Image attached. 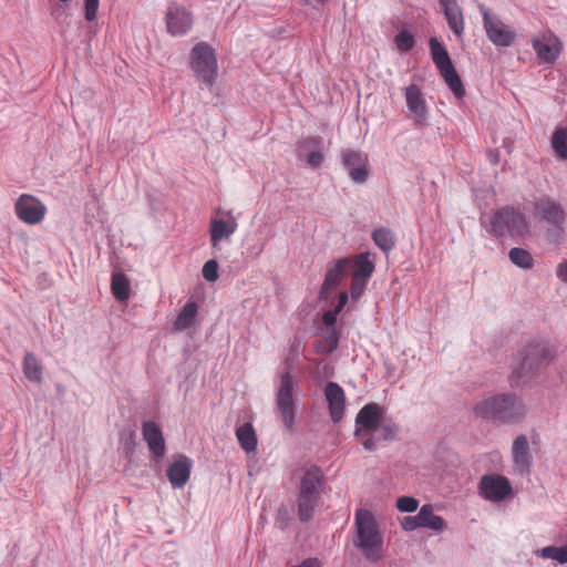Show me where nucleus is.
Segmentation results:
<instances>
[{"label": "nucleus", "instance_id": "nucleus-1", "mask_svg": "<svg viewBox=\"0 0 567 567\" xmlns=\"http://www.w3.org/2000/svg\"><path fill=\"white\" fill-rule=\"evenodd\" d=\"M396 433V424L378 404H367L357 415L354 435L368 451L375 450L381 441L394 439Z\"/></svg>", "mask_w": 567, "mask_h": 567}, {"label": "nucleus", "instance_id": "nucleus-2", "mask_svg": "<svg viewBox=\"0 0 567 567\" xmlns=\"http://www.w3.org/2000/svg\"><path fill=\"white\" fill-rule=\"evenodd\" d=\"M555 358L556 351L553 346L540 340H532L518 351L514 371L517 377H535L542 368L549 365Z\"/></svg>", "mask_w": 567, "mask_h": 567}, {"label": "nucleus", "instance_id": "nucleus-3", "mask_svg": "<svg viewBox=\"0 0 567 567\" xmlns=\"http://www.w3.org/2000/svg\"><path fill=\"white\" fill-rule=\"evenodd\" d=\"M188 69L196 82L212 89L216 84L219 69L216 50L207 42L196 43L188 55Z\"/></svg>", "mask_w": 567, "mask_h": 567}, {"label": "nucleus", "instance_id": "nucleus-4", "mask_svg": "<svg viewBox=\"0 0 567 567\" xmlns=\"http://www.w3.org/2000/svg\"><path fill=\"white\" fill-rule=\"evenodd\" d=\"M357 545L364 556L377 561L382 556L383 539L372 513L361 508L355 512Z\"/></svg>", "mask_w": 567, "mask_h": 567}, {"label": "nucleus", "instance_id": "nucleus-5", "mask_svg": "<svg viewBox=\"0 0 567 567\" xmlns=\"http://www.w3.org/2000/svg\"><path fill=\"white\" fill-rule=\"evenodd\" d=\"M298 411V384L295 378L285 372L281 374L276 391L275 414L287 429H292Z\"/></svg>", "mask_w": 567, "mask_h": 567}, {"label": "nucleus", "instance_id": "nucleus-6", "mask_svg": "<svg viewBox=\"0 0 567 567\" xmlns=\"http://www.w3.org/2000/svg\"><path fill=\"white\" fill-rule=\"evenodd\" d=\"M322 488V474L318 468H309L303 472L300 480L298 496V512L301 520L312 517L319 504Z\"/></svg>", "mask_w": 567, "mask_h": 567}, {"label": "nucleus", "instance_id": "nucleus-7", "mask_svg": "<svg viewBox=\"0 0 567 567\" xmlns=\"http://www.w3.org/2000/svg\"><path fill=\"white\" fill-rule=\"evenodd\" d=\"M487 230L495 236L523 238L529 234V224L524 214L514 209H501L489 218Z\"/></svg>", "mask_w": 567, "mask_h": 567}, {"label": "nucleus", "instance_id": "nucleus-8", "mask_svg": "<svg viewBox=\"0 0 567 567\" xmlns=\"http://www.w3.org/2000/svg\"><path fill=\"white\" fill-rule=\"evenodd\" d=\"M238 227V218L231 209H216L208 224L212 249L217 251L224 244H229Z\"/></svg>", "mask_w": 567, "mask_h": 567}, {"label": "nucleus", "instance_id": "nucleus-9", "mask_svg": "<svg viewBox=\"0 0 567 567\" xmlns=\"http://www.w3.org/2000/svg\"><path fill=\"white\" fill-rule=\"evenodd\" d=\"M344 259L348 262L349 276H351L350 296L355 301L362 296L374 271V260L370 252H362Z\"/></svg>", "mask_w": 567, "mask_h": 567}, {"label": "nucleus", "instance_id": "nucleus-10", "mask_svg": "<svg viewBox=\"0 0 567 567\" xmlns=\"http://www.w3.org/2000/svg\"><path fill=\"white\" fill-rule=\"evenodd\" d=\"M431 55L444 82L457 99L465 95L462 80L454 69L446 49L441 45L436 38L431 40Z\"/></svg>", "mask_w": 567, "mask_h": 567}, {"label": "nucleus", "instance_id": "nucleus-11", "mask_svg": "<svg viewBox=\"0 0 567 567\" xmlns=\"http://www.w3.org/2000/svg\"><path fill=\"white\" fill-rule=\"evenodd\" d=\"M400 526L405 532H412L417 528H425L435 534H442L449 529V523L442 516L437 515L434 506L425 504L421 506L414 516H405L400 520Z\"/></svg>", "mask_w": 567, "mask_h": 567}, {"label": "nucleus", "instance_id": "nucleus-12", "mask_svg": "<svg viewBox=\"0 0 567 567\" xmlns=\"http://www.w3.org/2000/svg\"><path fill=\"white\" fill-rule=\"evenodd\" d=\"M13 212L21 223L29 226H37L45 220L48 206L41 198L24 193L14 200Z\"/></svg>", "mask_w": 567, "mask_h": 567}, {"label": "nucleus", "instance_id": "nucleus-13", "mask_svg": "<svg viewBox=\"0 0 567 567\" xmlns=\"http://www.w3.org/2000/svg\"><path fill=\"white\" fill-rule=\"evenodd\" d=\"M512 492L509 480L497 473L484 474L478 483V495L489 503L505 502Z\"/></svg>", "mask_w": 567, "mask_h": 567}, {"label": "nucleus", "instance_id": "nucleus-14", "mask_svg": "<svg viewBox=\"0 0 567 567\" xmlns=\"http://www.w3.org/2000/svg\"><path fill=\"white\" fill-rule=\"evenodd\" d=\"M349 296L346 291L338 295V305L333 310L326 311L322 316V321L327 326L326 336L317 342L316 349L318 352H331L338 346V337L333 329L338 313L347 305Z\"/></svg>", "mask_w": 567, "mask_h": 567}, {"label": "nucleus", "instance_id": "nucleus-15", "mask_svg": "<svg viewBox=\"0 0 567 567\" xmlns=\"http://www.w3.org/2000/svg\"><path fill=\"white\" fill-rule=\"evenodd\" d=\"M193 466V460L184 454L172 457L166 467V476L173 489H182L187 485Z\"/></svg>", "mask_w": 567, "mask_h": 567}, {"label": "nucleus", "instance_id": "nucleus-16", "mask_svg": "<svg viewBox=\"0 0 567 567\" xmlns=\"http://www.w3.org/2000/svg\"><path fill=\"white\" fill-rule=\"evenodd\" d=\"M536 443V435L520 434L516 436L511 446V458L515 468L527 472L533 462L532 445Z\"/></svg>", "mask_w": 567, "mask_h": 567}, {"label": "nucleus", "instance_id": "nucleus-17", "mask_svg": "<svg viewBox=\"0 0 567 567\" xmlns=\"http://www.w3.org/2000/svg\"><path fill=\"white\" fill-rule=\"evenodd\" d=\"M508 394L499 393L484 396L473 405V413L483 420L502 421Z\"/></svg>", "mask_w": 567, "mask_h": 567}, {"label": "nucleus", "instance_id": "nucleus-18", "mask_svg": "<svg viewBox=\"0 0 567 567\" xmlns=\"http://www.w3.org/2000/svg\"><path fill=\"white\" fill-rule=\"evenodd\" d=\"M343 164L350 178L358 184L368 179L370 167L368 155L362 152L347 151L343 154Z\"/></svg>", "mask_w": 567, "mask_h": 567}, {"label": "nucleus", "instance_id": "nucleus-19", "mask_svg": "<svg viewBox=\"0 0 567 567\" xmlns=\"http://www.w3.org/2000/svg\"><path fill=\"white\" fill-rule=\"evenodd\" d=\"M193 25V17L185 8L171 4L166 12V28L172 35L187 33Z\"/></svg>", "mask_w": 567, "mask_h": 567}, {"label": "nucleus", "instance_id": "nucleus-20", "mask_svg": "<svg viewBox=\"0 0 567 567\" xmlns=\"http://www.w3.org/2000/svg\"><path fill=\"white\" fill-rule=\"evenodd\" d=\"M348 262L344 258L336 260L327 269L326 278L320 291L322 299H328L330 295L349 276Z\"/></svg>", "mask_w": 567, "mask_h": 567}, {"label": "nucleus", "instance_id": "nucleus-21", "mask_svg": "<svg viewBox=\"0 0 567 567\" xmlns=\"http://www.w3.org/2000/svg\"><path fill=\"white\" fill-rule=\"evenodd\" d=\"M534 214L536 217L545 220L553 227H560L566 219V215L561 206L548 198H543L536 202Z\"/></svg>", "mask_w": 567, "mask_h": 567}, {"label": "nucleus", "instance_id": "nucleus-22", "mask_svg": "<svg viewBox=\"0 0 567 567\" xmlns=\"http://www.w3.org/2000/svg\"><path fill=\"white\" fill-rule=\"evenodd\" d=\"M142 434L151 453L157 458L163 457L166 446L161 426L153 421H146L142 425Z\"/></svg>", "mask_w": 567, "mask_h": 567}, {"label": "nucleus", "instance_id": "nucleus-23", "mask_svg": "<svg viewBox=\"0 0 567 567\" xmlns=\"http://www.w3.org/2000/svg\"><path fill=\"white\" fill-rule=\"evenodd\" d=\"M324 395L331 419L333 422H339L346 412V395L342 388L337 383L330 382L326 385Z\"/></svg>", "mask_w": 567, "mask_h": 567}, {"label": "nucleus", "instance_id": "nucleus-24", "mask_svg": "<svg viewBox=\"0 0 567 567\" xmlns=\"http://www.w3.org/2000/svg\"><path fill=\"white\" fill-rule=\"evenodd\" d=\"M534 50L542 62H554L563 50L558 38H534Z\"/></svg>", "mask_w": 567, "mask_h": 567}, {"label": "nucleus", "instance_id": "nucleus-25", "mask_svg": "<svg viewBox=\"0 0 567 567\" xmlns=\"http://www.w3.org/2000/svg\"><path fill=\"white\" fill-rule=\"evenodd\" d=\"M450 29L461 35L464 27L463 12L456 0H439Z\"/></svg>", "mask_w": 567, "mask_h": 567}, {"label": "nucleus", "instance_id": "nucleus-26", "mask_svg": "<svg viewBox=\"0 0 567 567\" xmlns=\"http://www.w3.org/2000/svg\"><path fill=\"white\" fill-rule=\"evenodd\" d=\"M22 370L29 382L33 384H41L43 382V364L41 359H39L34 353H25L22 361Z\"/></svg>", "mask_w": 567, "mask_h": 567}, {"label": "nucleus", "instance_id": "nucleus-27", "mask_svg": "<svg viewBox=\"0 0 567 567\" xmlns=\"http://www.w3.org/2000/svg\"><path fill=\"white\" fill-rule=\"evenodd\" d=\"M405 100L410 112L420 120L425 118L427 113L426 103L416 85H410L405 89Z\"/></svg>", "mask_w": 567, "mask_h": 567}, {"label": "nucleus", "instance_id": "nucleus-28", "mask_svg": "<svg viewBox=\"0 0 567 567\" xmlns=\"http://www.w3.org/2000/svg\"><path fill=\"white\" fill-rule=\"evenodd\" d=\"M526 413L527 408L523 400L515 395L508 394L501 422L509 423L516 420H520L526 415Z\"/></svg>", "mask_w": 567, "mask_h": 567}, {"label": "nucleus", "instance_id": "nucleus-29", "mask_svg": "<svg viewBox=\"0 0 567 567\" xmlns=\"http://www.w3.org/2000/svg\"><path fill=\"white\" fill-rule=\"evenodd\" d=\"M236 439L246 453H254L257 450V435L250 423H245L236 429Z\"/></svg>", "mask_w": 567, "mask_h": 567}, {"label": "nucleus", "instance_id": "nucleus-30", "mask_svg": "<svg viewBox=\"0 0 567 567\" xmlns=\"http://www.w3.org/2000/svg\"><path fill=\"white\" fill-rule=\"evenodd\" d=\"M481 11L484 19V27L487 35H513L512 31L497 18L493 17L488 9L481 7Z\"/></svg>", "mask_w": 567, "mask_h": 567}, {"label": "nucleus", "instance_id": "nucleus-31", "mask_svg": "<svg viewBox=\"0 0 567 567\" xmlns=\"http://www.w3.org/2000/svg\"><path fill=\"white\" fill-rule=\"evenodd\" d=\"M198 307L194 301H188L178 313L175 322L174 328L177 331H183L188 328H190L194 322L197 315Z\"/></svg>", "mask_w": 567, "mask_h": 567}, {"label": "nucleus", "instance_id": "nucleus-32", "mask_svg": "<svg viewBox=\"0 0 567 567\" xmlns=\"http://www.w3.org/2000/svg\"><path fill=\"white\" fill-rule=\"evenodd\" d=\"M111 291L118 301H126L131 295V284L128 278L121 272L114 274L111 281Z\"/></svg>", "mask_w": 567, "mask_h": 567}, {"label": "nucleus", "instance_id": "nucleus-33", "mask_svg": "<svg viewBox=\"0 0 567 567\" xmlns=\"http://www.w3.org/2000/svg\"><path fill=\"white\" fill-rule=\"evenodd\" d=\"M300 157L307 162L308 165L312 167H318L321 165L323 161V155L321 150L317 146L315 141H309L303 143L299 150Z\"/></svg>", "mask_w": 567, "mask_h": 567}, {"label": "nucleus", "instance_id": "nucleus-34", "mask_svg": "<svg viewBox=\"0 0 567 567\" xmlns=\"http://www.w3.org/2000/svg\"><path fill=\"white\" fill-rule=\"evenodd\" d=\"M508 258L512 264L522 269H530L534 266L533 255L524 248H512L508 252Z\"/></svg>", "mask_w": 567, "mask_h": 567}, {"label": "nucleus", "instance_id": "nucleus-35", "mask_svg": "<svg viewBox=\"0 0 567 567\" xmlns=\"http://www.w3.org/2000/svg\"><path fill=\"white\" fill-rule=\"evenodd\" d=\"M551 146L557 157L567 159V128L558 127L555 130Z\"/></svg>", "mask_w": 567, "mask_h": 567}, {"label": "nucleus", "instance_id": "nucleus-36", "mask_svg": "<svg viewBox=\"0 0 567 567\" xmlns=\"http://www.w3.org/2000/svg\"><path fill=\"white\" fill-rule=\"evenodd\" d=\"M539 556L545 559H551L559 564H567V545L546 546L540 549Z\"/></svg>", "mask_w": 567, "mask_h": 567}, {"label": "nucleus", "instance_id": "nucleus-37", "mask_svg": "<svg viewBox=\"0 0 567 567\" xmlns=\"http://www.w3.org/2000/svg\"><path fill=\"white\" fill-rule=\"evenodd\" d=\"M373 240L375 245L384 251L392 249L395 243L393 233L384 228L377 229L373 233Z\"/></svg>", "mask_w": 567, "mask_h": 567}, {"label": "nucleus", "instance_id": "nucleus-38", "mask_svg": "<svg viewBox=\"0 0 567 567\" xmlns=\"http://www.w3.org/2000/svg\"><path fill=\"white\" fill-rule=\"evenodd\" d=\"M420 506L419 499L412 496H400L395 501V507L399 512L405 514H412L417 511Z\"/></svg>", "mask_w": 567, "mask_h": 567}, {"label": "nucleus", "instance_id": "nucleus-39", "mask_svg": "<svg viewBox=\"0 0 567 567\" xmlns=\"http://www.w3.org/2000/svg\"><path fill=\"white\" fill-rule=\"evenodd\" d=\"M202 275L208 282L217 281L219 278L218 262L215 259L207 260L202 268Z\"/></svg>", "mask_w": 567, "mask_h": 567}, {"label": "nucleus", "instance_id": "nucleus-40", "mask_svg": "<svg viewBox=\"0 0 567 567\" xmlns=\"http://www.w3.org/2000/svg\"><path fill=\"white\" fill-rule=\"evenodd\" d=\"M100 0H84L85 18L87 21H93L96 18Z\"/></svg>", "mask_w": 567, "mask_h": 567}, {"label": "nucleus", "instance_id": "nucleus-41", "mask_svg": "<svg viewBox=\"0 0 567 567\" xmlns=\"http://www.w3.org/2000/svg\"><path fill=\"white\" fill-rule=\"evenodd\" d=\"M556 275L559 280L567 284V259L557 266Z\"/></svg>", "mask_w": 567, "mask_h": 567}, {"label": "nucleus", "instance_id": "nucleus-42", "mask_svg": "<svg viewBox=\"0 0 567 567\" xmlns=\"http://www.w3.org/2000/svg\"><path fill=\"white\" fill-rule=\"evenodd\" d=\"M396 45L402 50H409L413 45V38H396Z\"/></svg>", "mask_w": 567, "mask_h": 567}, {"label": "nucleus", "instance_id": "nucleus-43", "mask_svg": "<svg viewBox=\"0 0 567 567\" xmlns=\"http://www.w3.org/2000/svg\"><path fill=\"white\" fill-rule=\"evenodd\" d=\"M293 567H321V564L318 559L310 558Z\"/></svg>", "mask_w": 567, "mask_h": 567}, {"label": "nucleus", "instance_id": "nucleus-44", "mask_svg": "<svg viewBox=\"0 0 567 567\" xmlns=\"http://www.w3.org/2000/svg\"><path fill=\"white\" fill-rule=\"evenodd\" d=\"M496 45L507 47L511 44V38H493Z\"/></svg>", "mask_w": 567, "mask_h": 567}, {"label": "nucleus", "instance_id": "nucleus-45", "mask_svg": "<svg viewBox=\"0 0 567 567\" xmlns=\"http://www.w3.org/2000/svg\"><path fill=\"white\" fill-rule=\"evenodd\" d=\"M396 35L404 37V35H410V34L405 30H399Z\"/></svg>", "mask_w": 567, "mask_h": 567}]
</instances>
